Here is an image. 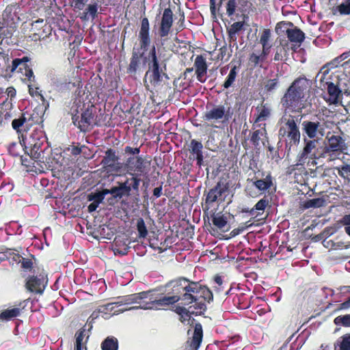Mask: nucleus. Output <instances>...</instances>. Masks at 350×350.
Masks as SVG:
<instances>
[{"instance_id": "obj_1", "label": "nucleus", "mask_w": 350, "mask_h": 350, "mask_svg": "<svg viewBox=\"0 0 350 350\" xmlns=\"http://www.w3.org/2000/svg\"><path fill=\"white\" fill-rule=\"evenodd\" d=\"M311 85L312 81L304 75L295 79L281 98L282 107L286 110L301 112L305 108L304 100Z\"/></svg>"}, {"instance_id": "obj_2", "label": "nucleus", "mask_w": 350, "mask_h": 350, "mask_svg": "<svg viewBox=\"0 0 350 350\" xmlns=\"http://www.w3.org/2000/svg\"><path fill=\"white\" fill-rule=\"evenodd\" d=\"M170 298L163 297L159 287L138 293L127 295L125 301L138 304L137 308L144 310H167L166 305L170 302Z\"/></svg>"}, {"instance_id": "obj_3", "label": "nucleus", "mask_w": 350, "mask_h": 350, "mask_svg": "<svg viewBox=\"0 0 350 350\" xmlns=\"http://www.w3.org/2000/svg\"><path fill=\"white\" fill-rule=\"evenodd\" d=\"M213 300L212 291L206 286L202 285L199 282L189 280L187 291L183 294V301L185 305L194 303L193 306L198 313L201 314L206 310V302Z\"/></svg>"}, {"instance_id": "obj_4", "label": "nucleus", "mask_w": 350, "mask_h": 350, "mask_svg": "<svg viewBox=\"0 0 350 350\" xmlns=\"http://www.w3.org/2000/svg\"><path fill=\"white\" fill-rule=\"evenodd\" d=\"M82 105V102L79 98L75 97L67 106L68 113L72 116V123L79 128L82 132H87L92 127L94 120L93 106L88 107L83 111L79 116V109Z\"/></svg>"}, {"instance_id": "obj_5", "label": "nucleus", "mask_w": 350, "mask_h": 350, "mask_svg": "<svg viewBox=\"0 0 350 350\" xmlns=\"http://www.w3.org/2000/svg\"><path fill=\"white\" fill-rule=\"evenodd\" d=\"M280 120L283 124L279 129V136L284 139L286 148L289 151L291 147L297 146L299 144L301 138L300 131L295 116L284 115Z\"/></svg>"}, {"instance_id": "obj_6", "label": "nucleus", "mask_w": 350, "mask_h": 350, "mask_svg": "<svg viewBox=\"0 0 350 350\" xmlns=\"http://www.w3.org/2000/svg\"><path fill=\"white\" fill-rule=\"evenodd\" d=\"M189 280L181 277L170 280L165 285L159 286L163 297L171 299L170 302L165 304L167 309L180 300L183 301V294L187 291Z\"/></svg>"}, {"instance_id": "obj_7", "label": "nucleus", "mask_w": 350, "mask_h": 350, "mask_svg": "<svg viewBox=\"0 0 350 350\" xmlns=\"http://www.w3.org/2000/svg\"><path fill=\"white\" fill-rule=\"evenodd\" d=\"M232 111L230 107L208 103L202 118L204 121L211 123L227 124L232 118Z\"/></svg>"}, {"instance_id": "obj_8", "label": "nucleus", "mask_w": 350, "mask_h": 350, "mask_svg": "<svg viewBox=\"0 0 350 350\" xmlns=\"http://www.w3.org/2000/svg\"><path fill=\"white\" fill-rule=\"evenodd\" d=\"M327 90L328 98L324 99L327 103L332 105H337L342 98V90L340 88V79L339 76L334 72L325 76L323 82L321 83Z\"/></svg>"}, {"instance_id": "obj_9", "label": "nucleus", "mask_w": 350, "mask_h": 350, "mask_svg": "<svg viewBox=\"0 0 350 350\" xmlns=\"http://www.w3.org/2000/svg\"><path fill=\"white\" fill-rule=\"evenodd\" d=\"M229 183L226 179L219 180L215 187L209 189L206 195L205 203L202 204L204 211H208L214 203H221L225 200L224 194L228 191Z\"/></svg>"}, {"instance_id": "obj_10", "label": "nucleus", "mask_w": 350, "mask_h": 350, "mask_svg": "<svg viewBox=\"0 0 350 350\" xmlns=\"http://www.w3.org/2000/svg\"><path fill=\"white\" fill-rule=\"evenodd\" d=\"M21 6L18 3L8 5L0 17V31L5 27L14 29L21 21ZM1 34L2 33L0 32Z\"/></svg>"}, {"instance_id": "obj_11", "label": "nucleus", "mask_w": 350, "mask_h": 350, "mask_svg": "<svg viewBox=\"0 0 350 350\" xmlns=\"http://www.w3.org/2000/svg\"><path fill=\"white\" fill-rule=\"evenodd\" d=\"M15 71L21 73L23 76L25 77V79L30 83L35 81L31 59L27 56H24L22 58H15L12 60L11 72H14Z\"/></svg>"}, {"instance_id": "obj_12", "label": "nucleus", "mask_w": 350, "mask_h": 350, "mask_svg": "<svg viewBox=\"0 0 350 350\" xmlns=\"http://www.w3.org/2000/svg\"><path fill=\"white\" fill-rule=\"evenodd\" d=\"M303 135L308 139H316L325 135V127L319 120H306L301 123Z\"/></svg>"}, {"instance_id": "obj_13", "label": "nucleus", "mask_w": 350, "mask_h": 350, "mask_svg": "<svg viewBox=\"0 0 350 350\" xmlns=\"http://www.w3.org/2000/svg\"><path fill=\"white\" fill-rule=\"evenodd\" d=\"M47 275L40 273L37 275H29L25 282L26 289L31 293L42 294L47 284Z\"/></svg>"}, {"instance_id": "obj_14", "label": "nucleus", "mask_w": 350, "mask_h": 350, "mask_svg": "<svg viewBox=\"0 0 350 350\" xmlns=\"http://www.w3.org/2000/svg\"><path fill=\"white\" fill-rule=\"evenodd\" d=\"M318 141L315 139H304V146L301 152L298 154V161L300 163H306L307 158L311 159H319L321 157L318 152Z\"/></svg>"}, {"instance_id": "obj_15", "label": "nucleus", "mask_w": 350, "mask_h": 350, "mask_svg": "<svg viewBox=\"0 0 350 350\" xmlns=\"http://www.w3.org/2000/svg\"><path fill=\"white\" fill-rule=\"evenodd\" d=\"M174 23V13L168 7L163 10L161 21L159 23L158 35L162 39L168 36Z\"/></svg>"}, {"instance_id": "obj_16", "label": "nucleus", "mask_w": 350, "mask_h": 350, "mask_svg": "<svg viewBox=\"0 0 350 350\" xmlns=\"http://www.w3.org/2000/svg\"><path fill=\"white\" fill-rule=\"evenodd\" d=\"M55 89L59 93L69 92L74 89L76 91L82 88L81 79L78 76H75L69 79H59L54 82Z\"/></svg>"}, {"instance_id": "obj_17", "label": "nucleus", "mask_w": 350, "mask_h": 350, "mask_svg": "<svg viewBox=\"0 0 350 350\" xmlns=\"http://www.w3.org/2000/svg\"><path fill=\"white\" fill-rule=\"evenodd\" d=\"M30 31L32 39L37 41L47 38L51 33V28L46 21L39 18L31 23Z\"/></svg>"}, {"instance_id": "obj_18", "label": "nucleus", "mask_w": 350, "mask_h": 350, "mask_svg": "<svg viewBox=\"0 0 350 350\" xmlns=\"http://www.w3.org/2000/svg\"><path fill=\"white\" fill-rule=\"evenodd\" d=\"M126 298H127V295L118 297L117 301L109 303L101 306L100 312H108L114 315L132 309V307H129V305L132 304V302L125 301Z\"/></svg>"}, {"instance_id": "obj_19", "label": "nucleus", "mask_w": 350, "mask_h": 350, "mask_svg": "<svg viewBox=\"0 0 350 350\" xmlns=\"http://www.w3.org/2000/svg\"><path fill=\"white\" fill-rule=\"evenodd\" d=\"M139 40L141 49L146 51L151 44L150 25L146 16L142 17L141 25L139 31Z\"/></svg>"}, {"instance_id": "obj_20", "label": "nucleus", "mask_w": 350, "mask_h": 350, "mask_svg": "<svg viewBox=\"0 0 350 350\" xmlns=\"http://www.w3.org/2000/svg\"><path fill=\"white\" fill-rule=\"evenodd\" d=\"M126 167L129 174L133 176H137L138 177L146 173L145 160L139 156L128 158Z\"/></svg>"}, {"instance_id": "obj_21", "label": "nucleus", "mask_w": 350, "mask_h": 350, "mask_svg": "<svg viewBox=\"0 0 350 350\" xmlns=\"http://www.w3.org/2000/svg\"><path fill=\"white\" fill-rule=\"evenodd\" d=\"M328 144L325 147V153H328L331 159H334L336 152H342L346 148L345 140L340 135H332L327 138Z\"/></svg>"}, {"instance_id": "obj_22", "label": "nucleus", "mask_w": 350, "mask_h": 350, "mask_svg": "<svg viewBox=\"0 0 350 350\" xmlns=\"http://www.w3.org/2000/svg\"><path fill=\"white\" fill-rule=\"evenodd\" d=\"M252 185H247L245 188L247 193L252 197L254 196V193L252 191L253 187L256 188L261 193L269 189L273 185L272 177L270 174L267 175L264 179L251 180Z\"/></svg>"}, {"instance_id": "obj_23", "label": "nucleus", "mask_w": 350, "mask_h": 350, "mask_svg": "<svg viewBox=\"0 0 350 350\" xmlns=\"http://www.w3.org/2000/svg\"><path fill=\"white\" fill-rule=\"evenodd\" d=\"M349 56L350 51L345 52L340 55L333 59L329 62H327L326 64H325L320 70V73L322 75L321 78V83L323 82L324 79H325V76L329 75V70L331 69L337 68L342 65V62L347 59Z\"/></svg>"}, {"instance_id": "obj_24", "label": "nucleus", "mask_w": 350, "mask_h": 350, "mask_svg": "<svg viewBox=\"0 0 350 350\" xmlns=\"http://www.w3.org/2000/svg\"><path fill=\"white\" fill-rule=\"evenodd\" d=\"M44 137L43 132L40 130L35 129L30 133L27 132L25 135H22V146L23 150L28 152L29 148H32L33 144L37 142H40L41 137Z\"/></svg>"}, {"instance_id": "obj_25", "label": "nucleus", "mask_w": 350, "mask_h": 350, "mask_svg": "<svg viewBox=\"0 0 350 350\" xmlns=\"http://www.w3.org/2000/svg\"><path fill=\"white\" fill-rule=\"evenodd\" d=\"M146 77L148 78L149 82L153 87L161 85L163 78L168 79L167 75L163 70L162 68H153L148 69Z\"/></svg>"}, {"instance_id": "obj_26", "label": "nucleus", "mask_w": 350, "mask_h": 350, "mask_svg": "<svg viewBox=\"0 0 350 350\" xmlns=\"http://www.w3.org/2000/svg\"><path fill=\"white\" fill-rule=\"evenodd\" d=\"M196 77L200 83H204L206 80L207 64L203 55H197L193 64Z\"/></svg>"}, {"instance_id": "obj_27", "label": "nucleus", "mask_w": 350, "mask_h": 350, "mask_svg": "<svg viewBox=\"0 0 350 350\" xmlns=\"http://www.w3.org/2000/svg\"><path fill=\"white\" fill-rule=\"evenodd\" d=\"M46 142V137H41L40 142H37L33 144L32 148H29L28 152H25L31 158L36 161H41L44 159V152L48 148V146L42 148Z\"/></svg>"}, {"instance_id": "obj_28", "label": "nucleus", "mask_w": 350, "mask_h": 350, "mask_svg": "<svg viewBox=\"0 0 350 350\" xmlns=\"http://www.w3.org/2000/svg\"><path fill=\"white\" fill-rule=\"evenodd\" d=\"M202 326L200 323H196L193 336L187 342L189 347V350H198L202 342Z\"/></svg>"}, {"instance_id": "obj_29", "label": "nucleus", "mask_w": 350, "mask_h": 350, "mask_svg": "<svg viewBox=\"0 0 350 350\" xmlns=\"http://www.w3.org/2000/svg\"><path fill=\"white\" fill-rule=\"evenodd\" d=\"M90 335L85 326L77 330L75 333V342L74 350H87V342Z\"/></svg>"}, {"instance_id": "obj_30", "label": "nucleus", "mask_w": 350, "mask_h": 350, "mask_svg": "<svg viewBox=\"0 0 350 350\" xmlns=\"http://www.w3.org/2000/svg\"><path fill=\"white\" fill-rule=\"evenodd\" d=\"M130 241L128 239L122 237H116L112 244L113 251L115 254L126 255L130 249Z\"/></svg>"}, {"instance_id": "obj_31", "label": "nucleus", "mask_w": 350, "mask_h": 350, "mask_svg": "<svg viewBox=\"0 0 350 350\" xmlns=\"http://www.w3.org/2000/svg\"><path fill=\"white\" fill-rule=\"evenodd\" d=\"M203 145L201 142L196 139H191L189 144V152L196 156V164L200 167L203 164Z\"/></svg>"}, {"instance_id": "obj_32", "label": "nucleus", "mask_w": 350, "mask_h": 350, "mask_svg": "<svg viewBox=\"0 0 350 350\" xmlns=\"http://www.w3.org/2000/svg\"><path fill=\"white\" fill-rule=\"evenodd\" d=\"M289 25L293 27L291 29H287L286 30V35L291 42L298 43L299 45L305 40V33L297 27H295L293 23H289Z\"/></svg>"}, {"instance_id": "obj_33", "label": "nucleus", "mask_w": 350, "mask_h": 350, "mask_svg": "<svg viewBox=\"0 0 350 350\" xmlns=\"http://www.w3.org/2000/svg\"><path fill=\"white\" fill-rule=\"evenodd\" d=\"M118 160L119 157L116 154V150L113 148H108L105 151V155L101 161V164L106 169L113 170Z\"/></svg>"}, {"instance_id": "obj_34", "label": "nucleus", "mask_w": 350, "mask_h": 350, "mask_svg": "<svg viewBox=\"0 0 350 350\" xmlns=\"http://www.w3.org/2000/svg\"><path fill=\"white\" fill-rule=\"evenodd\" d=\"M98 5L97 3H90L82 12L79 14L78 17L82 21H88L89 20L93 21L98 16Z\"/></svg>"}, {"instance_id": "obj_35", "label": "nucleus", "mask_w": 350, "mask_h": 350, "mask_svg": "<svg viewBox=\"0 0 350 350\" xmlns=\"http://www.w3.org/2000/svg\"><path fill=\"white\" fill-rule=\"evenodd\" d=\"M144 52L138 53L135 51L132 53L130 63L127 67L126 72L131 75L136 74L140 64V60L144 57Z\"/></svg>"}, {"instance_id": "obj_36", "label": "nucleus", "mask_w": 350, "mask_h": 350, "mask_svg": "<svg viewBox=\"0 0 350 350\" xmlns=\"http://www.w3.org/2000/svg\"><path fill=\"white\" fill-rule=\"evenodd\" d=\"M132 183H131V186H126L125 183L122 182H118V187L124 193L125 196L129 197L131 196V189L137 192L139 191V187L140 184L141 179L137 176H132L131 178Z\"/></svg>"}, {"instance_id": "obj_37", "label": "nucleus", "mask_w": 350, "mask_h": 350, "mask_svg": "<svg viewBox=\"0 0 350 350\" xmlns=\"http://www.w3.org/2000/svg\"><path fill=\"white\" fill-rule=\"evenodd\" d=\"M247 0H227L226 3V14L228 16H232L234 14L237 8L238 7V4L240 5L239 10L241 12L243 11V8L247 6Z\"/></svg>"}, {"instance_id": "obj_38", "label": "nucleus", "mask_w": 350, "mask_h": 350, "mask_svg": "<svg viewBox=\"0 0 350 350\" xmlns=\"http://www.w3.org/2000/svg\"><path fill=\"white\" fill-rule=\"evenodd\" d=\"M144 63L148 64V69L160 67L154 45H152L148 55L144 57Z\"/></svg>"}, {"instance_id": "obj_39", "label": "nucleus", "mask_w": 350, "mask_h": 350, "mask_svg": "<svg viewBox=\"0 0 350 350\" xmlns=\"http://www.w3.org/2000/svg\"><path fill=\"white\" fill-rule=\"evenodd\" d=\"M244 24V21H238L232 24L229 28H227V33L230 42H237V34L243 29Z\"/></svg>"}, {"instance_id": "obj_40", "label": "nucleus", "mask_w": 350, "mask_h": 350, "mask_svg": "<svg viewBox=\"0 0 350 350\" xmlns=\"http://www.w3.org/2000/svg\"><path fill=\"white\" fill-rule=\"evenodd\" d=\"M256 110L257 113L255 115L254 123L265 121L271 116V109L267 104H262L260 106H258Z\"/></svg>"}, {"instance_id": "obj_41", "label": "nucleus", "mask_w": 350, "mask_h": 350, "mask_svg": "<svg viewBox=\"0 0 350 350\" xmlns=\"http://www.w3.org/2000/svg\"><path fill=\"white\" fill-rule=\"evenodd\" d=\"M44 113L40 107H36L33 112L29 115L27 122L28 125H32L33 124H40L43 122Z\"/></svg>"}, {"instance_id": "obj_42", "label": "nucleus", "mask_w": 350, "mask_h": 350, "mask_svg": "<svg viewBox=\"0 0 350 350\" xmlns=\"http://www.w3.org/2000/svg\"><path fill=\"white\" fill-rule=\"evenodd\" d=\"M239 70V67L237 66H233L231 68L225 81L222 85L224 89H228L233 85L236 81Z\"/></svg>"}, {"instance_id": "obj_43", "label": "nucleus", "mask_w": 350, "mask_h": 350, "mask_svg": "<svg viewBox=\"0 0 350 350\" xmlns=\"http://www.w3.org/2000/svg\"><path fill=\"white\" fill-rule=\"evenodd\" d=\"M102 350H118V340L114 336L107 337L101 343Z\"/></svg>"}, {"instance_id": "obj_44", "label": "nucleus", "mask_w": 350, "mask_h": 350, "mask_svg": "<svg viewBox=\"0 0 350 350\" xmlns=\"http://www.w3.org/2000/svg\"><path fill=\"white\" fill-rule=\"evenodd\" d=\"M325 204V200L323 198H317L304 201L302 207L304 209L310 208H320Z\"/></svg>"}, {"instance_id": "obj_45", "label": "nucleus", "mask_w": 350, "mask_h": 350, "mask_svg": "<svg viewBox=\"0 0 350 350\" xmlns=\"http://www.w3.org/2000/svg\"><path fill=\"white\" fill-rule=\"evenodd\" d=\"M266 59L267 58L265 56H263L261 53L260 55H256V53H252L249 56L248 64L252 68H262V64Z\"/></svg>"}, {"instance_id": "obj_46", "label": "nucleus", "mask_w": 350, "mask_h": 350, "mask_svg": "<svg viewBox=\"0 0 350 350\" xmlns=\"http://www.w3.org/2000/svg\"><path fill=\"white\" fill-rule=\"evenodd\" d=\"M21 314V310L18 308L7 309L2 311L0 314L1 320L10 321L13 318L17 317Z\"/></svg>"}, {"instance_id": "obj_47", "label": "nucleus", "mask_w": 350, "mask_h": 350, "mask_svg": "<svg viewBox=\"0 0 350 350\" xmlns=\"http://www.w3.org/2000/svg\"><path fill=\"white\" fill-rule=\"evenodd\" d=\"M335 169L340 177L350 180V163H344L342 165L336 167Z\"/></svg>"}, {"instance_id": "obj_48", "label": "nucleus", "mask_w": 350, "mask_h": 350, "mask_svg": "<svg viewBox=\"0 0 350 350\" xmlns=\"http://www.w3.org/2000/svg\"><path fill=\"white\" fill-rule=\"evenodd\" d=\"M267 133L265 128L254 131L251 136L250 141L254 146H258L260 144L261 137Z\"/></svg>"}, {"instance_id": "obj_49", "label": "nucleus", "mask_w": 350, "mask_h": 350, "mask_svg": "<svg viewBox=\"0 0 350 350\" xmlns=\"http://www.w3.org/2000/svg\"><path fill=\"white\" fill-rule=\"evenodd\" d=\"M212 222L214 226L219 229L224 228L227 224V218L224 215H214L212 218Z\"/></svg>"}, {"instance_id": "obj_50", "label": "nucleus", "mask_w": 350, "mask_h": 350, "mask_svg": "<svg viewBox=\"0 0 350 350\" xmlns=\"http://www.w3.org/2000/svg\"><path fill=\"white\" fill-rule=\"evenodd\" d=\"M336 10L340 15L350 14V0H345L336 7Z\"/></svg>"}, {"instance_id": "obj_51", "label": "nucleus", "mask_w": 350, "mask_h": 350, "mask_svg": "<svg viewBox=\"0 0 350 350\" xmlns=\"http://www.w3.org/2000/svg\"><path fill=\"white\" fill-rule=\"evenodd\" d=\"M137 230L140 238H145L147 236L148 230L144 220L142 218H139L137 221Z\"/></svg>"}, {"instance_id": "obj_52", "label": "nucleus", "mask_w": 350, "mask_h": 350, "mask_svg": "<svg viewBox=\"0 0 350 350\" xmlns=\"http://www.w3.org/2000/svg\"><path fill=\"white\" fill-rule=\"evenodd\" d=\"M278 85H279V80L278 78L268 79L265 83V86H264L265 91L267 92H269V93L272 92L278 87Z\"/></svg>"}, {"instance_id": "obj_53", "label": "nucleus", "mask_w": 350, "mask_h": 350, "mask_svg": "<svg viewBox=\"0 0 350 350\" xmlns=\"http://www.w3.org/2000/svg\"><path fill=\"white\" fill-rule=\"evenodd\" d=\"M22 140L20 141V144H18L16 142H12L9 144L8 150L9 153L13 157H18L20 155V150L21 148H23V146L21 144Z\"/></svg>"}, {"instance_id": "obj_54", "label": "nucleus", "mask_w": 350, "mask_h": 350, "mask_svg": "<svg viewBox=\"0 0 350 350\" xmlns=\"http://www.w3.org/2000/svg\"><path fill=\"white\" fill-rule=\"evenodd\" d=\"M336 325H342L344 327H350V314L340 315L336 317L334 320Z\"/></svg>"}, {"instance_id": "obj_55", "label": "nucleus", "mask_w": 350, "mask_h": 350, "mask_svg": "<svg viewBox=\"0 0 350 350\" xmlns=\"http://www.w3.org/2000/svg\"><path fill=\"white\" fill-rule=\"evenodd\" d=\"M69 4L74 11H81L83 10L88 0H68Z\"/></svg>"}, {"instance_id": "obj_56", "label": "nucleus", "mask_w": 350, "mask_h": 350, "mask_svg": "<svg viewBox=\"0 0 350 350\" xmlns=\"http://www.w3.org/2000/svg\"><path fill=\"white\" fill-rule=\"evenodd\" d=\"M280 44L282 46V48H277V51L274 55V60L275 61H280V60H282V53L283 52H286V49H285V47L286 46H288V41L286 40H281L280 41Z\"/></svg>"}, {"instance_id": "obj_57", "label": "nucleus", "mask_w": 350, "mask_h": 350, "mask_svg": "<svg viewBox=\"0 0 350 350\" xmlns=\"http://www.w3.org/2000/svg\"><path fill=\"white\" fill-rule=\"evenodd\" d=\"M269 203V200L266 197L260 199L253 207L254 213H255L256 211H264Z\"/></svg>"}, {"instance_id": "obj_58", "label": "nucleus", "mask_w": 350, "mask_h": 350, "mask_svg": "<svg viewBox=\"0 0 350 350\" xmlns=\"http://www.w3.org/2000/svg\"><path fill=\"white\" fill-rule=\"evenodd\" d=\"M27 118L25 117V114H23L20 118L13 120L12 122L13 129L18 132L20 127L27 122Z\"/></svg>"}, {"instance_id": "obj_59", "label": "nucleus", "mask_w": 350, "mask_h": 350, "mask_svg": "<svg viewBox=\"0 0 350 350\" xmlns=\"http://www.w3.org/2000/svg\"><path fill=\"white\" fill-rule=\"evenodd\" d=\"M339 350H350V335L346 334L341 337Z\"/></svg>"}, {"instance_id": "obj_60", "label": "nucleus", "mask_w": 350, "mask_h": 350, "mask_svg": "<svg viewBox=\"0 0 350 350\" xmlns=\"http://www.w3.org/2000/svg\"><path fill=\"white\" fill-rule=\"evenodd\" d=\"M185 12L179 9V20L177 23V27L176 28L177 32H180L185 29Z\"/></svg>"}, {"instance_id": "obj_61", "label": "nucleus", "mask_w": 350, "mask_h": 350, "mask_svg": "<svg viewBox=\"0 0 350 350\" xmlns=\"http://www.w3.org/2000/svg\"><path fill=\"white\" fill-rule=\"evenodd\" d=\"M88 201H93L97 204H100L104 200L103 196H102L100 191L96 193H92L88 196Z\"/></svg>"}, {"instance_id": "obj_62", "label": "nucleus", "mask_w": 350, "mask_h": 350, "mask_svg": "<svg viewBox=\"0 0 350 350\" xmlns=\"http://www.w3.org/2000/svg\"><path fill=\"white\" fill-rule=\"evenodd\" d=\"M271 37V31L269 29H265L262 31L260 38V42L261 44H269L268 42Z\"/></svg>"}, {"instance_id": "obj_63", "label": "nucleus", "mask_w": 350, "mask_h": 350, "mask_svg": "<svg viewBox=\"0 0 350 350\" xmlns=\"http://www.w3.org/2000/svg\"><path fill=\"white\" fill-rule=\"evenodd\" d=\"M196 312H194V311H189V310H187L186 312H185L184 314H181L180 316H179V320L183 323H189V321L191 320V314H196Z\"/></svg>"}, {"instance_id": "obj_64", "label": "nucleus", "mask_w": 350, "mask_h": 350, "mask_svg": "<svg viewBox=\"0 0 350 350\" xmlns=\"http://www.w3.org/2000/svg\"><path fill=\"white\" fill-rule=\"evenodd\" d=\"M111 195L114 199H121L122 197L125 196L118 186L111 187Z\"/></svg>"}]
</instances>
